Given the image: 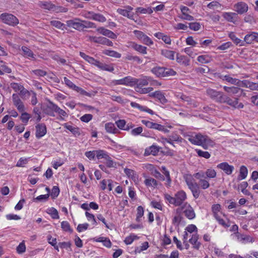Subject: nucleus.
Wrapping results in <instances>:
<instances>
[{
  "instance_id": "nucleus-41",
  "label": "nucleus",
  "mask_w": 258,
  "mask_h": 258,
  "mask_svg": "<svg viewBox=\"0 0 258 258\" xmlns=\"http://www.w3.org/2000/svg\"><path fill=\"white\" fill-rule=\"evenodd\" d=\"M162 54L170 59H174V52L173 51L164 50L162 51Z\"/></svg>"
},
{
  "instance_id": "nucleus-47",
  "label": "nucleus",
  "mask_w": 258,
  "mask_h": 258,
  "mask_svg": "<svg viewBox=\"0 0 258 258\" xmlns=\"http://www.w3.org/2000/svg\"><path fill=\"white\" fill-rule=\"evenodd\" d=\"M47 212L48 214L51 215L53 219L58 218V214L57 211L54 208H50L47 209Z\"/></svg>"
},
{
  "instance_id": "nucleus-13",
  "label": "nucleus",
  "mask_w": 258,
  "mask_h": 258,
  "mask_svg": "<svg viewBox=\"0 0 258 258\" xmlns=\"http://www.w3.org/2000/svg\"><path fill=\"white\" fill-rule=\"evenodd\" d=\"M186 199V195L184 191L183 190L179 191L177 192L174 197L175 203L174 205L176 206H178L181 205L183 202Z\"/></svg>"
},
{
  "instance_id": "nucleus-63",
  "label": "nucleus",
  "mask_w": 258,
  "mask_h": 258,
  "mask_svg": "<svg viewBox=\"0 0 258 258\" xmlns=\"http://www.w3.org/2000/svg\"><path fill=\"white\" fill-rule=\"evenodd\" d=\"M189 27L190 29L194 31H198L201 28V25L199 23H189Z\"/></svg>"
},
{
  "instance_id": "nucleus-12",
  "label": "nucleus",
  "mask_w": 258,
  "mask_h": 258,
  "mask_svg": "<svg viewBox=\"0 0 258 258\" xmlns=\"http://www.w3.org/2000/svg\"><path fill=\"white\" fill-rule=\"evenodd\" d=\"M151 80V78L148 77H144L140 79L133 78V86L136 85V87L141 88L148 85Z\"/></svg>"
},
{
  "instance_id": "nucleus-57",
  "label": "nucleus",
  "mask_w": 258,
  "mask_h": 258,
  "mask_svg": "<svg viewBox=\"0 0 258 258\" xmlns=\"http://www.w3.org/2000/svg\"><path fill=\"white\" fill-rule=\"evenodd\" d=\"M83 23V29L86 28H96V25L91 22L87 21H82Z\"/></svg>"
},
{
  "instance_id": "nucleus-52",
  "label": "nucleus",
  "mask_w": 258,
  "mask_h": 258,
  "mask_svg": "<svg viewBox=\"0 0 258 258\" xmlns=\"http://www.w3.org/2000/svg\"><path fill=\"white\" fill-rule=\"evenodd\" d=\"M153 128L163 131L165 133L168 132V130L167 128H165V127L163 125L155 122H154L153 123Z\"/></svg>"
},
{
  "instance_id": "nucleus-49",
  "label": "nucleus",
  "mask_w": 258,
  "mask_h": 258,
  "mask_svg": "<svg viewBox=\"0 0 258 258\" xmlns=\"http://www.w3.org/2000/svg\"><path fill=\"white\" fill-rule=\"evenodd\" d=\"M93 20L98 21L99 22H104L106 21V19L104 16L100 14H95L94 15Z\"/></svg>"
},
{
  "instance_id": "nucleus-40",
  "label": "nucleus",
  "mask_w": 258,
  "mask_h": 258,
  "mask_svg": "<svg viewBox=\"0 0 258 258\" xmlns=\"http://www.w3.org/2000/svg\"><path fill=\"white\" fill-rule=\"evenodd\" d=\"M229 36L236 45L239 44L240 45H242L243 41L236 37L233 32H230L229 34Z\"/></svg>"
},
{
  "instance_id": "nucleus-4",
  "label": "nucleus",
  "mask_w": 258,
  "mask_h": 258,
  "mask_svg": "<svg viewBox=\"0 0 258 258\" xmlns=\"http://www.w3.org/2000/svg\"><path fill=\"white\" fill-rule=\"evenodd\" d=\"M221 99V103H226L234 108H242L244 106L242 103L238 102V99L234 98L233 99L226 95H224Z\"/></svg>"
},
{
  "instance_id": "nucleus-2",
  "label": "nucleus",
  "mask_w": 258,
  "mask_h": 258,
  "mask_svg": "<svg viewBox=\"0 0 258 258\" xmlns=\"http://www.w3.org/2000/svg\"><path fill=\"white\" fill-rule=\"evenodd\" d=\"M184 178L186 184L192 192L194 198L196 199L198 198L200 194L199 185L195 181V179L191 175H185L184 176Z\"/></svg>"
},
{
  "instance_id": "nucleus-64",
  "label": "nucleus",
  "mask_w": 258,
  "mask_h": 258,
  "mask_svg": "<svg viewBox=\"0 0 258 258\" xmlns=\"http://www.w3.org/2000/svg\"><path fill=\"white\" fill-rule=\"evenodd\" d=\"M105 164L108 167H114L115 166L116 164L113 161L111 158L108 156V158L105 159Z\"/></svg>"
},
{
  "instance_id": "nucleus-8",
  "label": "nucleus",
  "mask_w": 258,
  "mask_h": 258,
  "mask_svg": "<svg viewBox=\"0 0 258 258\" xmlns=\"http://www.w3.org/2000/svg\"><path fill=\"white\" fill-rule=\"evenodd\" d=\"M12 100L14 105L17 108L19 112H23L25 110L24 103L19 97L18 94H13Z\"/></svg>"
},
{
  "instance_id": "nucleus-21",
  "label": "nucleus",
  "mask_w": 258,
  "mask_h": 258,
  "mask_svg": "<svg viewBox=\"0 0 258 258\" xmlns=\"http://www.w3.org/2000/svg\"><path fill=\"white\" fill-rule=\"evenodd\" d=\"M150 96L157 98L162 104H165L167 102L164 94L160 91H157L152 93L150 95Z\"/></svg>"
},
{
  "instance_id": "nucleus-46",
  "label": "nucleus",
  "mask_w": 258,
  "mask_h": 258,
  "mask_svg": "<svg viewBox=\"0 0 258 258\" xmlns=\"http://www.w3.org/2000/svg\"><path fill=\"white\" fill-rule=\"evenodd\" d=\"M196 151L199 156L206 159H209L211 156L210 154L207 151H203L199 149H196Z\"/></svg>"
},
{
  "instance_id": "nucleus-53",
  "label": "nucleus",
  "mask_w": 258,
  "mask_h": 258,
  "mask_svg": "<svg viewBox=\"0 0 258 258\" xmlns=\"http://www.w3.org/2000/svg\"><path fill=\"white\" fill-rule=\"evenodd\" d=\"M11 87L16 92H19L23 87L22 85L16 83H12L10 84Z\"/></svg>"
},
{
  "instance_id": "nucleus-44",
  "label": "nucleus",
  "mask_w": 258,
  "mask_h": 258,
  "mask_svg": "<svg viewBox=\"0 0 258 258\" xmlns=\"http://www.w3.org/2000/svg\"><path fill=\"white\" fill-rule=\"evenodd\" d=\"M145 184L148 186H154L155 187L157 185V181L152 178H149L146 179L144 181Z\"/></svg>"
},
{
  "instance_id": "nucleus-38",
  "label": "nucleus",
  "mask_w": 258,
  "mask_h": 258,
  "mask_svg": "<svg viewBox=\"0 0 258 258\" xmlns=\"http://www.w3.org/2000/svg\"><path fill=\"white\" fill-rule=\"evenodd\" d=\"M197 60L202 63H208L210 61V57L207 55H202L199 56Z\"/></svg>"
},
{
  "instance_id": "nucleus-31",
  "label": "nucleus",
  "mask_w": 258,
  "mask_h": 258,
  "mask_svg": "<svg viewBox=\"0 0 258 258\" xmlns=\"http://www.w3.org/2000/svg\"><path fill=\"white\" fill-rule=\"evenodd\" d=\"M22 51H23V55L26 57H34L33 52L26 46L22 47Z\"/></svg>"
},
{
  "instance_id": "nucleus-50",
  "label": "nucleus",
  "mask_w": 258,
  "mask_h": 258,
  "mask_svg": "<svg viewBox=\"0 0 258 258\" xmlns=\"http://www.w3.org/2000/svg\"><path fill=\"white\" fill-rule=\"evenodd\" d=\"M176 74V72L173 70L164 68V77L173 76L175 75Z\"/></svg>"
},
{
  "instance_id": "nucleus-59",
  "label": "nucleus",
  "mask_w": 258,
  "mask_h": 258,
  "mask_svg": "<svg viewBox=\"0 0 258 258\" xmlns=\"http://www.w3.org/2000/svg\"><path fill=\"white\" fill-rule=\"evenodd\" d=\"M199 183L201 187L204 189H207L210 186L209 181L205 179H201Z\"/></svg>"
},
{
  "instance_id": "nucleus-58",
  "label": "nucleus",
  "mask_w": 258,
  "mask_h": 258,
  "mask_svg": "<svg viewBox=\"0 0 258 258\" xmlns=\"http://www.w3.org/2000/svg\"><path fill=\"white\" fill-rule=\"evenodd\" d=\"M205 174L207 177L214 178L216 176V172L214 169H208L206 170Z\"/></svg>"
},
{
  "instance_id": "nucleus-61",
  "label": "nucleus",
  "mask_w": 258,
  "mask_h": 258,
  "mask_svg": "<svg viewBox=\"0 0 258 258\" xmlns=\"http://www.w3.org/2000/svg\"><path fill=\"white\" fill-rule=\"evenodd\" d=\"M59 247L61 248L69 249L70 251H72L71 242H62L58 243Z\"/></svg>"
},
{
  "instance_id": "nucleus-18",
  "label": "nucleus",
  "mask_w": 258,
  "mask_h": 258,
  "mask_svg": "<svg viewBox=\"0 0 258 258\" xmlns=\"http://www.w3.org/2000/svg\"><path fill=\"white\" fill-rule=\"evenodd\" d=\"M97 31L100 34H101L103 35L106 36L112 39H115L117 37L116 35L113 32L109 30L106 29L104 27H99L97 28Z\"/></svg>"
},
{
  "instance_id": "nucleus-56",
  "label": "nucleus",
  "mask_w": 258,
  "mask_h": 258,
  "mask_svg": "<svg viewBox=\"0 0 258 258\" xmlns=\"http://www.w3.org/2000/svg\"><path fill=\"white\" fill-rule=\"evenodd\" d=\"M125 59L128 60H133L134 61H137L139 63H141L142 60L141 58L137 56H133L132 55H127L125 56Z\"/></svg>"
},
{
  "instance_id": "nucleus-5",
  "label": "nucleus",
  "mask_w": 258,
  "mask_h": 258,
  "mask_svg": "<svg viewBox=\"0 0 258 258\" xmlns=\"http://www.w3.org/2000/svg\"><path fill=\"white\" fill-rule=\"evenodd\" d=\"M2 21L10 26H15L19 24V20L11 14L3 13L0 16Z\"/></svg>"
},
{
  "instance_id": "nucleus-27",
  "label": "nucleus",
  "mask_w": 258,
  "mask_h": 258,
  "mask_svg": "<svg viewBox=\"0 0 258 258\" xmlns=\"http://www.w3.org/2000/svg\"><path fill=\"white\" fill-rule=\"evenodd\" d=\"M198 236L196 234H194L192 235L191 238L189 240V242L193 245V247L196 249H199L201 243L198 241Z\"/></svg>"
},
{
  "instance_id": "nucleus-26",
  "label": "nucleus",
  "mask_w": 258,
  "mask_h": 258,
  "mask_svg": "<svg viewBox=\"0 0 258 258\" xmlns=\"http://www.w3.org/2000/svg\"><path fill=\"white\" fill-rule=\"evenodd\" d=\"M152 72L158 77H164V68L156 67L153 68Z\"/></svg>"
},
{
  "instance_id": "nucleus-6",
  "label": "nucleus",
  "mask_w": 258,
  "mask_h": 258,
  "mask_svg": "<svg viewBox=\"0 0 258 258\" xmlns=\"http://www.w3.org/2000/svg\"><path fill=\"white\" fill-rule=\"evenodd\" d=\"M136 37L141 41V42L147 45H151L153 44V41L143 32L135 30L134 31Z\"/></svg>"
},
{
  "instance_id": "nucleus-24",
  "label": "nucleus",
  "mask_w": 258,
  "mask_h": 258,
  "mask_svg": "<svg viewBox=\"0 0 258 258\" xmlns=\"http://www.w3.org/2000/svg\"><path fill=\"white\" fill-rule=\"evenodd\" d=\"M223 89L225 91L227 92L229 94H236L238 93L240 91H242V90L240 89V88L236 87H227L224 86L223 87Z\"/></svg>"
},
{
  "instance_id": "nucleus-17",
  "label": "nucleus",
  "mask_w": 258,
  "mask_h": 258,
  "mask_svg": "<svg viewBox=\"0 0 258 258\" xmlns=\"http://www.w3.org/2000/svg\"><path fill=\"white\" fill-rule=\"evenodd\" d=\"M234 9L238 14H242L247 11L248 6L244 2H239L234 5Z\"/></svg>"
},
{
  "instance_id": "nucleus-43",
  "label": "nucleus",
  "mask_w": 258,
  "mask_h": 258,
  "mask_svg": "<svg viewBox=\"0 0 258 258\" xmlns=\"http://www.w3.org/2000/svg\"><path fill=\"white\" fill-rule=\"evenodd\" d=\"M50 24L59 29L63 30L64 28V25L61 22L57 20H52L50 22Z\"/></svg>"
},
{
  "instance_id": "nucleus-33",
  "label": "nucleus",
  "mask_w": 258,
  "mask_h": 258,
  "mask_svg": "<svg viewBox=\"0 0 258 258\" xmlns=\"http://www.w3.org/2000/svg\"><path fill=\"white\" fill-rule=\"evenodd\" d=\"M180 99L183 101L187 102V104L192 105L194 107L197 106V104L194 100L192 99L190 97L186 95H182L180 97Z\"/></svg>"
},
{
  "instance_id": "nucleus-32",
  "label": "nucleus",
  "mask_w": 258,
  "mask_h": 258,
  "mask_svg": "<svg viewBox=\"0 0 258 258\" xmlns=\"http://www.w3.org/2000/svg\"><path fill=\"white\" fill-rule=\"evenodd\" d=\"M254 41H255V32H252L250 34H248L244 37V41L248 44H250L252 43Z\"/></svg>"
},
{
  "instance_id": "nucleus-20",
  "label": "nucleus",
  "mask_w": 258,
  "mask_h": 258,
  "mask_svg": "<svg viewBox=\"0 0 258 258\" xmlns=\"http://www.w3.org/2000/svg\"><path fill=\"white\" fill-rule=\"evenodd\" d=\"M46 133V127L44 124H39L36 126V137L40 138Z\"/></svg>"
},
{
  "instance_id": "nucleus-22",
  "label": "nucleus",
  "mask_w": 258,
  "mask_h": 258,
  "mask_svg": "<svg viewBox=\"0 0 258 258\" xmlns=\"http://www.w3.org/2000/svg\"><path fill=\"white\" fill-rule=\"evenodd\" d=\"M182 139L179 137L178 135L175 134H172L170 135L168 138L164 139V140L170 144L171 145L175 146L173 143V142H181Z\"/></svg>"
},
{
  "instance_id": "nucleus-54",
  "label": "nucleus",
  "mask_w": 258,
  "mask_h": 258,
  "mask_svg": "<svg viewBox=\"0 0 258 258\" xmlns=\"http://www.w3.org/2000/svg\"><path fill=\"white\" fill-rule=\"evenodd\" d=\"M149 247V243L148 242H145L143 243H142V245L140 247H137L135 251L136 252H141V251L146 250Z\"/></svg>"
},
{
  "instance_id": "nucleus-34",
  "label": "nucleus",
  "mask_w": 258,
  "mask_h": 258,
  "mask_svg": "<svg viewBox=\"0 0 258 258\" xmlns=\"http://www.w3.org/2000/svg\"><path fill=\"white\" fill-rule=\"evenodd\" d=\"M105 129L107 132L110 133L115 134L117 131L114 124L111 122H108L105 124Z\"/></svg>"
},
{
  "instance_id": "nucleus-35",
  "label": "nucleus",
  "mask_w": 258,
  "mask_h": 258,
  "mask_svg": "<svg viewBox=\"0 0 258 258\" xmlns=\"http://www.w3.org/2000/svg\"><path fill=\"white\" fill-rule=\"evenodd\" d=\"M207 7L210 9H213L214 10H216L217 11H219L222 9L221 5L219 3L216 1L209 3L207 5Z\"/></svg>"
},
{
  "instance_id": "nucleus-37",
  "label": "nucleus",
  "mask_w": 258,
  "mask_h": 258,
  "mask_svg": "<svg viewBox=\"0 0 258 258\" xmlns=\"http://www.w3.org/2000/svg\"><path fill=\"white\" fill-rule=\"evenodd\" d=\"M224 79L227 82L231 83L232 84H234L237 86H240V81L236 79H234L231 78L229 76H225Z\"/></svg>"
},
{
  "instance_id": "nucleus-3",
  "label": "nucleus",
  "mask_w": 258,
  "mask_h": 258,
  "mask_svg": "<svg viewBox=\"0 0 258 258\" xmlns=\"http://www.w3.org/2000/svg\"><path fill=\"white\" fill-rule=\"evenodd\" d=\"M211 210L214 217L218 222L219 224L223 226H227L228 223L227 222V221H228V220L226 217L225 215L223 214L222 218H221L219 215V214H222V212L221 211V205L218 204H214L212 206Z\"/></svg>"
},
{
  "instance_id": "nucleus-39",
  "label": "nucleus",
  "mask_w": 258,
  "mask_h": 258,
  "mask_svg": "<svg viewBox=\"0 0 258 258\" xmlns=\"http://www.w3.org/2000/svg\"><path fill=\"white\" fill-rule=\"evenodd\" d=\"M247 175V169L244 166H242L240 169V174L238 178L243 179L246 178Z\"/></svg>"
},
{
  "instance_id": "nucleus-10",
  "label": "nucleus",
  "mask_w": 258,
  "mask_h": 258,
  "mask_svg": "<svg viewBox=\"0 0 258 258\" xmlns=\"http://www.w3.org/2000/svg\"><path fill=\"white\" fill-rule=\"evenodd\" d=\"M67 25L69 27H72L79 31L83 30L82 20L80 19H75L67 21Z\"/></svg>"
},
{
  "instance_id": "nucleus-23",
  "label": "nucleus",
  "mask_w": 258,
  "mask_h": 258,
  "mask_svg": "<svg viewBox=\"0 0 258 258\" xmlns=\"http://www.w3.org/2000/svg\"><path fill=\"white\" fill-rule=\"evenodd\" d=\"M131 46L135 50L142 54L147 53V47L143 45L137 44L135 42H131Z\"/></svg>"
},
{
  "instance_id": "nucleus-16",
  "label": "nucleus",
  "mask_w": 258,
  "mask_h": 258,
  "mask_svg": "<svg viewBox=\"0 0 258 258\" xmlns=\"http://www.w3.org/2000/svg\"><path fill=\"white\" fill-rule=\"evenodd\" d=\"M217 167L223 170L228 175L231 174L234 169L233 166L229 165L227 162H223L218 164Z\"/></svg>"
},
{
  "instance_id": "nucleus-9",
  "label": "nucleus",
  "mask_w": 258,
  "mask_h": 258,
  "mask_svg": "<svg viewBox=\"0 0 258 258\" xmlns=\"http://www.w3.org/2000/svg\"><path fill=\"white\" fill-rule=\"evenodd\" d=\"M57 105L53 103L50 100H48V103L43 109L44 112L50 116H55L54 112H56Z\"/></svg>"
},
{
  "instance_id": "nucleus-25",
  "label": "nucleus",
  "mask_w": 258,
  "mask_h": 258,
  "mask_svg": "<svg viewBox=\"0 0 258 258\" xmlns=\"http://www.w3.org/2000/svg\"><path fill=\"white\" fill-rule=\"evenodd\" d=\"M223 17L228 21L234 23L237 18V15L235 13H225Z\"/></svg>"
},
{
  "instance_id": "nucleus-11",
  "label": "nucleus",
  "mask_w": 258,
  "mask_h": 258,
  "mask_svg": "<svg viewBox=\"0 0 258 258\" xmlns=\"http://www.w3.org/2000/svg\"><path fill=\"white\" fill-rule=\"evenodd\" d=\"M125 8V9H118L117 12L124 17L134 20V14L131 12L133 8L129 6H126Z\"/></svg>"
},
{
  "instance_id": "nucleus-45",
  "label": "nucleus",
  "mask_w": 258,
  "mask_h": 258,
  "mask_svg": "<svg viewBox=\"0 0 258 258\" xmlns=\"http://www.w3.org/2000/svg\"><path fill=\"white\" fill-rule=\"evenodd\" d=\"M135 90L137 92L140 93L146 94L151 92L153 89L152 87L143 88L142 87L139 88V87H135Z\"/></svg>"
},
{
  "instance_id": "nucleus-42",
  "label": "nucleus",
  "mask_w": 258,
  "mask_h": 258,
  "mask_svg": "<svg viewBox=\"0 0 258 258\" xmlns=\"http://www.w3.org/2000/svg\"><path fill=\"white\" fill-rule=\"evenodd\" d=\"M21 112L20 119L23 122L27 123L29 119L31 118V115L29 113L25 112V111Z\"/></svg>"
},
{
  "instance_id": "nucleus-55",
  "label": "nucleus",
  "mask_w": 258,
  "mask_h": 258,
  "mask_svg": "<svg viewBox=\"0 0 258 258\" xmlns=\"http://www.w3.org/2000/svg\"><path fill=\"white\" fill-rule=\"evenodd\" d=\"M144 215V209L142 206H139L137 210V220L139 221L140 218L142 217Z\"/></svg>"
},
{
  "instance_id": "nucleus-19",
  "label": "nucleus",
  "mask_w": 258,
  "mask_h": 258,
  "mask_svg": "<svg viewBox=\"0 0 258 258\" xmlns=\"http://www.w3.org/2000/svg\"><path fill=\"white\" fill-rule=\"evenodd\" d=\"M160 148L156 145H152L147 148L145 150L144 156H147L150 155L156 156L159 152Z\"/></svg>"
},
{
  "instance_id": "nucleus-48",
  "label": "nucleus",
  "mask_w": 258,
  "mask_h": 258,
  "mask_svg": "<svg viewBox=\"0 0 258 258\" xmlns=\"http://www.w3.org/2000/svg\"><path fill=\"white\" fill-rule=\"evenodd\" d=\"M96 155L98 159L103 158L104 160L108 156V155L103 150L96 151Z\"/></svg>"
},
{
  "instance_id": "nucleus-28",
  "label": "nucleus",
  "mask_w": 258,
  "mask_h": 258,
  "mask_svg": "<svg viewBox=\"0 0 258 258\" xmlns=\"http://www.w3.org/2000/svg\"><path fill=\"white\" fill-rule=\"evenodd\" d=\"M177 61L185 66L189 65V59L185 56L177 55L176 58Z\"/></svg>"
},
{
  "instance_id": "nucleus-30",
  "label": "nucleus",
  "mask_w": 258,
  "mask_h": 258,
  "mask_svg": "<svg viewBox=\"0 0 258 258\" xmlns=\"http://www.w3.org/2000/svg\"><path fill=\"white\" fill-rule=\"evenodd\" d=\"M115 123L120 129L128 131L130 128V127L128 125L125 126L126 122L123 119H119L116 121Z\"/></svg>"
},
{
  "instance_id": "nucleus-36",
  "label": "nucleus",
  "mask_w": 258,
  "mask_h": 258,
  "mask_svg": "<svg viewBox=\"0 0 258 258\" xmlns=\"http://www.w3.org/2000/svg\"><path fill=\"white\" fill-rule=\"evenodd\" d=\"M105 54L115 58H120L121 54L114 50H105L103 52Z\"/></svg>"
},
{
  "instance_id": "nucleus-14",
  "label": "nucleus",
  "mask_w": 258,
  "mask_h": 258,
  "mask_svg": "<svg viewBox=\"0 0 258 258\" xmlns=\"http://www.w3.org/2000/svg\"><path fill=\"white\" fill-rule=\"evenodd\" d=\"M112 83L114 85H124L133 86V78L126 77L121 79L114 80Z\"/></svg>"
},
{
  "instance_id": "nucleus-60",
  "label": "nucleus",
  "mask_w": 258,
  "mask_h": 258,
  "mask_svg": "<svg viewBox=\"0 0 258 258\" xmlns=\"http://www.w3.org/2000/svg\"><path fill=\"white\" fill-rule=\"evenodd\" d=\"M59 188L56 186H54L53 187V188L52 189V191H51L50 196H51V198L54 199L58 196V195H59Z\"/></svg>"
},
{
  "instance_id": "nucleus-62",
  "label": "nucleus",
  "mask_w": 258,
  "mask_h": 258,
  "mask_svg": "<svg viewBox=\"0 0 258 258\" xmlns=\"http://www.w3.org/2000/svg\"><path fill=\"white\" fill-rule=\"evenodd\" d=\"M137 236L135 235H131L125 238L124 241L125 243L126 244H131L133 241L137 238Z\"/></svg>"
},
{
  "instance_id": "nucleus-15",
  "label": "nucleus",
  "mask_w": 258,
  "mask_h": 258,
  "mask_svg": "<svg viewBox=\"0 0 258 258\" xmlns=\"http://www.w3.org/2000/svg\"><path fill=\"white\" fill-rule=\"evenodd\" d=\"M184 208L185 209L183 210V212L185 216L189 219H193L195 217V213L193 209L187 203H185L184 205V207H182V210H183Z\"/></svg>"
},
{
  "instance_id": "nucleus-1",
  "label": "nucleus",
  "mask_w": 258,
  "mask_h": 258,
  "mask_svg": "<svg viewBox=\"0 0 258 258\" xmlns=\"http://www.w3.org/2000/svg\"><path fill=\"white\" fill-rule=\"evenodd\" d=\"M187 140L192 144L201 146L204 149H208L210 147H213L215 142L208 136L201 134H192L187 136Z\"/></svg>"
},
{
  "instance_id": "nucleus-51",
  "label": "nucleus",
  "mask_w": 258,
  "mask_h": 258,
  "mask_svg": "<svg viewBox=\"0 0 258 258\" xmlns=\"http://www.w3.org/2000/svg\"><path fill=\"white\" fill-rule=\"evenodd\" d=\"M0 69L5 73H11V69L9 68L7 66H6V63L3 61H0Z\"/></svg>"
},
{
  "instance_id": "nucleus-29",
  "label": "nucleus",
  "mask_w": 258,
  "mask_h": 258,
  "mask_svg": "<svg viewBox=\"0 0 258 258\" xmlns=\"http://www.w3.org/2000/svg\"><path fill=\"white\" fill-rule=\"evenodd\" d=\"M38 5L40 8L48 10H52L54 7L52 4L48 2H39Z\"/></svg>"
},
{
  "instance_id": "nucleus-7",
  "label": "nucleus",
  "mask_w": 258,
  "mask_h": 258,
  "mask_svg": "<svg viewBox=\"0 0 258 258\" xmlns=\"http://www.w3.org/2000/svg\"><path fill=\"white\" fill-rule=\"evenodd\" d=\"M207 94L212 99L215 100L217 102L221 103V99L224 96L222 92L217 91L213 89L209 88L206 91Z\"/></svg>"
}]
</instances>
